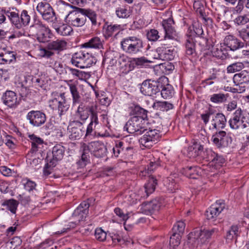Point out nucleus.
<instances>
[{
  "label": "nucleus",
  "mask_w": 249,
  "mask_h": 249,
  "mask_svg": "<svg viewBox=\"0 0 249 249\" xmlns=\"http://www.w3.org/2000/svg\"><path fill=\"white\" fill-rule=\"evenodd\" d=\"M216 153L211 149H206L203 152L202 158L210 161V165H212V162L215 158Z\"/></svg>",
  "instance_id": "5fc2aeb1"
},
{
  "label": "nucleus",
  "mask_w": 249,
  "mask_h": 249,
  "mask_svg": "<svg viewBox=\"0 0 249 249\" xmlns=\"http://www.w3.org/2000/svg\"><path fill=\"white\" fill-rule=\"evenodd\" d=\"M228 123L230 127L232 129L237 130L242 127L243 122L241 108H238L235 110Z\"/></svg>",
  "instance_id": "5701e85b"
},
{
  "label": "nucleus",
  "mask_w": 249,
  "mask_h": 249,
  "mask_svg": "<svg viewBox=\"0 0 249 249\" xmlns=\"http://www.w3.org/2000/svg\"><path fill=\"white\" fill-rule=\"evenodd\" d=\"M217 231L218 230L216 229H213L210 230H196L189 234L188 242L192 244L193 248L197 247L198 244L205 243L207 240L211 238L214 232Z\"/></svg>",
  "instance_id": "423d86ee"
},
{
  "label": "nucleus",
  "mask_w": 249,
  "mask_h": 249,
  "mask_svg": "<svg viewBox=\"0 0 249 249\" xmlns=\"http://www.w3.org/2000/svg\"><path fill=\"white\" fill-rule=\"evenodd\" d=\"M145 131L146 132L144 134L139 140V142L141 145L143 146L150 148L159 140L160 138V131L155 129L148 130L146 129Z\"/></svg>",
  "instance_id": "9d476101"
},
{
  "label": "nucleus",
  "mask_w": 249,
  "mask_h": 249,
  "mask_svg": "<svg viewBox=\"0 0 249 249\" xmlns=\"http://www.w3.org/2000/svg\"><path fill=\"white\" fill-rule=\"evenodd\" d=\"M128 142H127L126 146L124 147V155L126 156L129 157L133 155L134 153L133 144L131 143V139L128 138Z\"/></svg>",
  "instance_id": "e2e57ef3"
},
{
  "label": "nucleus",
  "mask_w": 249,
  "mask_h": 249,
  "mask_svg": "<svg viewBox=\"0 0 249 249\" xmlns=\"http://www.w3.org/2000/svg\"><path fill=\"white\" fill-rule=\"evenodd\" d=\"M112 53H105L103 59V63L107 64L108 66H113L117 63V59L114 56Z\"/></svg>",
  "instance_id": "09e8293b"
},
{
  "label": "nucleus",
  "mask_w": 249,
  "mask_h": 249,
  "mask_svg": "<svg viewBox=\"0 0 249 249\" xmlns=\"http://www.w3.org/2000/svg\"><path fill=\"white\" fill-rule=\"evenodd\" d=\"M81 147L84 151H89L97 158L105 157L107 152L106 146L100 141L92 142L88 144L83 143Z\"/></svg>",
  "instance_id": "6e6552de"
},
{
  "label": "nucleus",
  "mask_w": 249,
  "mask_h": 249,
  "mask_svg": "<svg viewBox=\"0 0 249 249\" xmlns=\"http://www.w3.org/2000/svg\"><path fill=\"white\" fill-rule=\"evenodd\" d=\"M2 99L4 104L10 107H15L19 104L16 93L11 90L6 91Z\"/></svg>",
  "instance_id": "bb28decb"
},
{
  "label": "nucleus",
  "mask_w": 249,
  "mask_h": 249,
  "mask_svg": "<svg viewBox=\"0 0 249 249\" xmlns=\"http://www.w3.org/2000/svg\"><path fill=\"white\" fill-rule=\"evenodd\" d=\"M162 206V199H155L148 202L143 203L140 206V210L145 214L151 215L158 212Z\"/></svg>",
  "instance_id": "ddd939ff"
},
{
  "label": "nucleus",
  "mask_w": 249,
  "mask_h": 249,
  "mask_svg": "<svg viewBox=\"0 0 249 249\" xmlns=\"http://www.w3.org/2000/svg\"><path fill=\"white\" fill-rule=\"evenodd\" d=\"M69 138L71 140L80 139L84 134L85 130L83 124L79 121H76L70 124L68 128Z\"/></svg>",
  "instance_id": "dca6fc26"
},
{
  "label": "nucleus",
  "mask_w": 249,
  "mask_h": 249,
  "mask_svg": "<svg viewBox=\"0 0 249 249\" xmlns=\"http://www.w3.org/2000/svg\"><path fill=\"white\" fill-rule=\"evenodd\" d=\"M244 67V65L242 62H236L234 63L227 67V72L228 73H234L236 71H241L243 68Z\"/></svg>",
  "instance_id": "6e6d98bb"
},
{
  "label": "nucleus",
  "mask_w": 249,
  "mask_h": 249,
  "mask_svg": "<svg viewBox=\"0 0 249 249\" xmlns=\"http://www.w3.org/2000/svg\"><path fill=\"white\" fill-rule=\"evenodd\" d=\"M147 111L139 106L131 107L130 114L133 117H137L143 119V121L147 118Z\"/></svg>",
  "instance_id": "ea45409f"
},
{
  "label": "nucleus",
  "mask_w": 249,
  "mask_h": 249,
  "mask_svg": "<svg viewBox=\"0 0 249 249\" xmlns=\"http://www.w3.org/2000/svg\"><path fill=\"white\" fill-rule=\"evenodd\" d=\"M181 235L177 232H174L170 237L169 245L171 248L175 249L180 244Z\"/></svg>",
  "instance_id": "3c124183"
},
{
  "label": "nucleus",
  "mask_w": 249,
  "mask_h": 249,
  "mask_svg": "<svg viewBox=\"0 0 249 249\" xmlns=\"http://www.w3.org/2000/svg\"><path fill=\"white\" fill-rule=\"evenodd\" d=\"M225 160L223 157V156L216 153L215 158L212 162V165L214 164L215 166H216V167L221 166L225 163Z\"/></svg>",
  "instance_id": "774afa93"
},
{
  "label": "nucleus",
  "mask_w": 249,
  "mask_h": 249,
  "mask_svg": "<svg viewBox=\"0 0 249 249\" xmlns=\"http://www.w3.org/2000/svg\"><path fill=\"white\" fill-rule=\"evenodd\" d=\"M71 62L77 67L85 69L89 68L95 64L96 58L89 53L81 50L72 55Z\"/></svg>",
  "instance_id": "20e7f679"
},
{
  "label": "nucleus",
  "mask_w": 249,
  "mask_h": 249,
  "mask_svg": "<svg viewBox=\"0 0 249 249\" xmlns=\"http://www.w3.org/2000/svg\"><path fill=\"white\" fill-rule=\"evenodd\" d=\"M35 26L37 30L36 36L38 41L43 43L48 42L50 38V30L41 23L36 24Z\"/></svg>",
  "instance_id": "412c9836"
},
{
  "label": "nucleus",
  "mask_w": 249,
  "mask_h": 249,
  "mask_svg": "<svg viewBox=\"0 0 249 249\" xmlns=\"http://www.w3.org/2000/svg\"><path fill=\"white\" fill-rule=\"evenodd\" d=\"M65 152V148L61 145L58 144L55 145L52 150L53 158L50 160H48V162L46 165V167L44 170V174L45 175H49L51 174L48 169L52 168L55 166L57 162L60 160L63 157Z\"/></svg>",
  "instance_id": "1a4fd4ad"
},
{
  "label": "nucleus",
  "mask_w": 249,
  "mask_h": 249,
  "mask_svg": "<svg viewBox=\"0 0 249 249\" xmlns=\"http://www.w3.org/2000/svg\"><path fill=\"white\" fill-rule=\"evenodd\" d=\"M29 137L32 144V148L31 149L32 153L36 152L39 149L41 150L43 148L44 141L41 138L37 137L34 134L29 135Z\"/></svg>",
  "instance_id": "7c9ffc66"
},
{
  "label": "nucleus",
  "mask_w": 249,
  "mask_h": 249,
  "mask_svg": "<svg viewBox=\"0 0 249 249\" xmlns=\"http://www.w3.org/2000/svg\"><path fill=\"white\" fill-rule=\"evenodd\" d=\"M79 9L81 8L76 7L75 10L70 12L66 18L69 23L75 27L82 26L86 21L85 15Z\"/></svg>",
  "instance_id": "4468645a"
},
{
  "label": "nucleus",
  "mask_w": 249,
  "mask_h": 249,
  "mask_svg": "<svg viewBox=\"0 0 249 249\" xmlns=\"http://www.w3.org/2000/svg\"><path fill=\"white\" fill-rule=\"evenodd\" d=\"M36 10L46 20L52 22L56 19L55 13L52 7L46 2H39L36 6Z\"/></svg>",
  "instance_id": "2eb2a0df"
},
{
  "label": "nucleus",
  "mask_w": 249,
  "mask_h": 249,
  "mask_svg": "<svg viewBox=\"0 0 249 249\" xmlns=\"http://www.w3.org/2000/svg\"><path fill=\"white\" fill-rule=\"evenodd\" d=\"M124 128L129 133L141 134L146 129L143 126V119L137 117H132L125 124Z\"/></svg>",
  "instance_id": "9b49d317"
},
{
  "label": "nucleus",
  "mask_w": 249,
  "mask_h": 249,
  "mask_svg": "<svg viewBox=\"0 0 249 249\" xmlns=\"http://www.w3.org/2000/svg\"><path fill=\"white\" fill-rule=\"evenodd\" d=\"M186 54L188 56L194 57L196 55L195 43L192 37H188L185 44Z\"/></svg>",
  "instance_id": "58836bf2"
},
{
  "label": "nucleus",
  "mask_w": 249,
  "mask_h": 249,
  "mask_svg": "<svg viewBox=\"0 0 249 249\" xmlns=\"http://www.w3.org/2000/svg\"><path fill=\"white\" fill-rule=\"evenodd\" d=\"M79 10L80 11H82L86 18V17L89 18L93 24L95 25L96 24V14L93 11L83 8L79 9Z\"/></svg>",
  "instance_id": "603ef678"
},
{
  "label": "nucleus",
  "mask_w": 249,
  "mask_h": 249,
  "mask_svg": "<svg viewBox=\"0 0 249 249\" xmlns=\"http://www.w3.org/2000/svg\"><path fill=\"white\" fill-rule=\"evenodd\" d=\"M211 52L213 56L222 59L226 58L228 53L226 48L221 44L214 45Z\"/></svg>",
  "instance_id": "473e14b6"
},
{
  "label": "nucleus",
  "mask_w": 249,
  "mask_h": 249,
  "mask_svg": "<svg viewBox=\"0 0 249 249\" xmlns=\"http://www.w3.org/2000/svg\"><path fill=\"white\" fill-rule=\"evenodd\" d=\"M161 95L164 99H168L172 97L174 94V90L173 87L169 84L163 85L161 88Z\"/></svg>",
  "instance_id": "79ce46f5"
},
{
  "label": "nucleus",
  "mask_w": 249,
  "mask_h": 249,
  "mask_svg": "<svg viewBox=\"0 0 249 249\" xmlns=\"http://www.w3.org/2000/svg\"><path fill=\"white\" fill-rule=\"evenodd\" d=\"M238 36L246 43H249V25L242 28L238 31Z\"/></svg>",
  "instance_id": "864d4df0"
},
{
  "label": "nucleus",
  "mask_w": 249,
  "mask_h": 249,
  "mask_svg": "<svg viewBox=\"0 0 249 249\" xmlns=\"http://www.w3.org/2000/svg\"><path fill=\"white\" fill-rule=\"evenodd\" d=\"M105 33L108 36H111L114 33H119L122 27L119 24L106 25L104 26Z\"/></svg>",
  "instance_id": "a18cd8bd"
},
{
  "label": "nucleus",
  "mask_w": 249,
  "mask_h": 249,
  "mask_svg": "<svg viewBox=\"0 0 249 249\" xmlns=\"http://www.w3.org/2000/svg\"><path fill=\"white\" fill-rule=\"evenodd\" d=\"M167 80L165 77H161L158 81L146 80L142 84L141 91L143 95L153 96L160 90L163 87V82L167 81Z\"/></svg>",
  "instance_id": "0eeeda50"
},
{
  "label": "nucleus",
  "mask_w": 249,
  "mask_h": 249,
  "mask_svg": "<svg viewBox=\"0 0 249 249\" xmlns=\"http://www.w3.org/2000/svg\"><path fill=\"white\" fill-rule=\"evenodd\" d=\"M53 27L57 34L63 36L70 35L72 31L71 26L63 23H54L53 25Z\"/></svg>",
  "instance_id": "2f4dec72"
},
{
  "label": "nucleus",
  "mask_w": 249,
  "mask_h": 249,
  "mask_svg": "<svg viewBox=\"0 0 249 249\" xmlns=\"http://www.w3.org/2000/svg\"><path fill=\"white\" fill-rule=\"evenodd\" d=\"M115 13L119 18H125L130 16L129 11L124 7H119L116 8Z\"/></svg>",
  "instance_id": "13d9d810"
},
{
  "label": "nucleus",
  "mask_w": 249,
  "mask_h": 249,
  "mask_svg": "<svg viewBox=\"0 0 249 249\" xmlns=\"http://www.w3.org/2000/svg\"><path fill=\"white\" fill-rule=\"evenodd\" d=\"M234 24L238 26H243L249 22V13L239 15L233 20Z\"/></svg>",
  "instance_id": "8fccbe9b"
},
{
  "label": "nucleus",
  "mask_w": 249,
  "mask_h": 249,
  "mask_svg": "<svg viewBox=\"0 0 249 249\" xmlns=\"http://www.w3.org/2000/svg\"><path fill=\"white\" fill-rule=\"evenodd\" d=\"M225 204L223 200L217 201L212 205L206 212L208 219H213L216 217L225 209Z\"/></svg>",
  "instance_id": "6ab92c4d"
},
{
  "label": "nucleus",
  "mask_w": 249,
  "mask_h": 249,
  "mask_svg": "<svg viewBox=\"0 0 249 249\" xmlns=\"http://www.w3.org/2000/svg\"><path fill=\"white\" fill-rule=\"evenodd\" d=\"M153 108L158 111H168L174 108V105L167 101H156L152 105Z\"/></svg>",
  "instance_id": "f704fd0d"
},
{
  "label": "nucleus",
  "mask_w": 249,
  "mask_h": 249,
  "mask_svg": "<svg viewBox=\"0 0 249 249\" xmlns=\"http://www.w3.org/2000/svg\"><path fill=\"white\" fill-rule=\"evenodd\" d=\"M150 162L148 165H147V171L148 174L153 172L159 165V158H155L153 156L152 159L149 160Z\"/></svg>",
  "instance_id": "4d7b16f0"
},
{
  "label": "nucleus",
  "mask_w": 249,
  "mask_h": 249,
  "mask_svg": "<svg viewBox=\"0 0 249 249\" xmlns=\"http://www.w3.org/2000/svg\"><path fill=\"white\" fill-rule=\"evenodd\" d=\"M239 234L238 227L237 225H232L227 232L226 240L229 242L236 239Z\"/></svg>",
  "instance_id": "a19ab883"
},
{
  "label": "nucleus",
  "mask_w": 249,
  "mask_h": 249,
  "mask_svg": "<svg viewBox=\"0 0 249 249\" xmlns=\"http://www.w3.org/2000/svg\"><path fill=\"white\" fill-rule=\"evenodd\" d=\"M5 13L12 24L18 29L28 25L31 20V17L26 10L21 11L20 16L17 10H9Z\"/></svg>",
  "instance_id": "7ed1b4c3"
},
{
  "label": "nucleus",
  "mask_w": 249,
  "mask_h": 249,
  "mask_svg": "<svg viewBox=\"0 0 249 249\" xmlns=\"http://www.w3.org/2000/svg\"><path fill=\"white\" fill-rule=\"evenodd\" d=\"M2 205L6 206V208L10 211L12 213H16L18 205V203L16 200L13 199L7 200L4 201Z\"/></svg>",
  "instance_id": "de8ad7c7"
},
{
  "label": "nucleus",
  "mask_w": 249,
  "mask_h": 249,
  "mask_svg": "<svg viewBox=\"0 0 249 249\" xmlns=\"http://www.w3.org/2000/svg\"><path fill=\"white\" fill-rule=\"evenodd\" d=\"M157 185V180L156 178L153 176H150L147 182L144 186V194L142 197H147L153 193Z\"/></svg>",
  "instance_id": "c756f323"
},
{
  "label": "nucleus",
  "mask_w": 249,
  "mask_h": 249,
  "mask_svg": "<svg viewBox=\"0 0 249 249\" xmlns=\"http://www.w3.org/2000/svg\"><path fill=\"white\" fill-rule=\"evenodd\" d=\"M107 232L101 228H97L95 231V238L99 241H104L107 238Z\"/></svg>",
  "instance_id": "680f3d73"
},
{
  "label": "nucleus",
  "mask_w": 249,
  "mask_h": 249,
  "mask_svg": "<svg viewBox=\"0 0 249 249\" xmlns=\"http://www.w3.org/2000/svg\"><path fill=\"white\" fill-rule=\"evenodd\" d=\"M82 46L86 48H93L100 49L103 48L102 42L98 37H94L82 45Z\"/></svg>",
  "instance_id": "4c0bfd02"
},
{
  "label": "nucleus",
  "mask_w": 249,
  "mask_h": 249,
  "mask_svg": "<svg viewBox=\"0 0 249 249\" xmlns=\"http://www.w3.org/2000/svg\"><path fill=\"white\" fill-rule=\"evenodd\" d=\"M200 169L196 166L186 167L183 169L182 174L187 177L196 179L199 176Z\"/></svg>",
  "instance_id": "72a5a7b5"
},
{
  "label": "nucleus",
  "mask_w": 249,
  "mask_h": 249,
  "mask_svg": "<svg viewBox=\"0 0 249 249\" xmlns=\"http://www.w3.org/2000/svg\"><path fill=\"white\" fill-rule=\"evenodd\" d=\"M233 83L239 85L249 83V71L243 70L235 74L233 77Z\"/></svg>",
  "instance_id": "cd10ccee"
},
{
  "label": "nucleus",
  "mask_w": 249,
  "mask_h": 249,
  "mask_svg": "<svg viewBox=\"0 0 249 249\" xmlns=\"http://www.w3.org/2000/svg\"><path fill=\"white\" fill-rule=\"evenodd\" d=\"M67 42L63 39H57L48 44L47 48L51 50L61 51L66 49Z\"/></svg>",
  "instance_id": "c9c22d12"
},
{
  "label": "nucleus",
  "mask_w": 249,
  "mask_h": 249,
  "mask_svg": "<svg viewBox=\"0 0 249 249\" xmlns=\"http://www.w3.org/2000/svg\"><path fill=\"white\" fill-rule=\"evenodd\" d=\"M226 122L225 116L223 113H217L213 116L210 129L212 130L223 129L226 126Z\"/></svg>",
  "instance_id": "4be33fe9"
},
{
  "label": "nucleus",
  "mask_w": 249,
  "mask_h": 249,
  "mask_svg": "<svg viewBox=\"0 0 249 249\" xmlns=\"http://www.w3.org/2000/svg\"><path fill=\"white\" fill-rule=\"evenodd\" d=\"M147 37L150 41H157L160 38L159 32L155 29H151L147 34Z\"/></svg>",
  "instance_id": "0e129e2a"
},
{
  "label": "nucleus",
  "mask_w": 249,
  "mask_h": 249,
  "mask_svg": "<svg viewBox=\"0 0 249 249\" xmlns=\"http://www.w3.org/2000/svg\"><path fill=\"white\" fill-rule=\"evenodd\" d=\"M228 97V94L215 93L210 96V100L213 103L220 104L225 102L227 100Z\"/></svg>",
  "instance_id": "49530a36"
},
{
  "label": "nucleus",
  "mask_w": 249,
  "mask_h": 249,
  "mask_svg": "<svg viewBox=\"0 0 249 249\" xmlns=\"http://www.w3.org/2000/svg\"><path fill=\"white\" fill-rule=\"evenodd\" d=\"M96 105V103H92L86 106L83 103H81L76 111V116L81 120L85 121L89 117V114L95 108Z\"/></svg>",
  "instance_id": "f3484780"
},
{
  "label": "nucleus",
  "mask_w": 249,
  "mask_h": 249,
  "mask_svg": "<svg viewBox=\"0 0 249 249\" xmlns=\"http://www.w3.org/2000/svg\"><path fill=\"white\" fill-rule=\"evenodd\" d=\"M128 138L126 137L122 141H118L116 142L115 146L113 148V152L116 157H118L121 154H124L125 147L127 142H128Z\"/></svg>",
  "instance_id": "e433bc0d"
},
{
  "label": "nucleus",
  "mask_w": 249,
  "mask_h": 249,
  "mask_svg": "<svg viewBox=\"0 0 249 249\" xmlns=\"http://www.w3.org/2000/svg\"><path fill=\"white\" fill-rule=\"evenodd\" d=\"M174 21L172 18H168L163 20L161 23L162 26L165 32L164 39L161 40V46L156 49L157 53V58L164 61L173 60L174 58L175 52L172 48L171 44L167 43L166 40H175L177 37L176 31L173 26Z\"/></svg>",
  "instance_id": "f257e3e1"
},
{
  "label": "nucleus",
  "mask_w": 249,
  "mask_h": 249,
  "mask_svg": "<svg viewBox=\"0 0 249 249\" xmlns=\"http://www.w3.org/2000/svg\"><path fill=\"white\" fill-rule=\"evenodd\" d=\"M98 106L97 105L95 107V108L92 109V111L90 113V124L94 125V127H95L96 125H97L99 123L98 118Z\"/></svg>",
  "instance_id": "052dcab7"
},
{
  "label": "nucleus",
  "mask_w": 249,
  "mask_h": 249,
  "mask_svg": "<svg viewBox=\"0 0 249 249\" xmlns=\"http://www.w3.org/2000/svg\"><path fill=\"white\" fill-rule=\"evenodd\" d=\"M127 60V57L124 56H121L118 59L119 69L122 73L127 74L130 71Z\"/></svg>",
  "instance_id": "37998d69"
},
{
  "label": "nucleus",
  "mask_w": 249,
  "mask_h": 249,
  "mask_svg": "<svg viewBox=\"0 0 249 249\" xmlns=\"http://www.w3.org/2000/svg\"><path fill=\"white\" fill-rule=\"evenodd\" d=\"M16 59V53L13 51H7L4 48L0 49V64H10Z\"/></svg>",
  "instance_id": "a878e982"
},
{
  "label": "nucleus",
  "mask_w": 249,
  "mask_h": 249,
  "mask_svg": "<svg viewBox=\"0 0 249 249\" xmlns=\"http://www.w3.org/2000/svg\"><path fill=\"white\" fill-rule=\"evenodd\" d=\"M22 183L24 185V188L28 191L30 192L35 189L36 184L35 182L29 179H23Z\"/></svg>",
  "instance_id": "69168bd1"
},
{
  "label": "nucleus",
  "mask_w": 249,
  "mask_h": 249,
  "mask_svg": "<svg viewBox=\"0 0 249 249\" xmlns=\"http://www.w3.org/2000/svg\"><path fill=\"white\" fill-rule=\"evenodd\" d=\"M226 132L223 130L216 132L212 137L213 143L218 148L225 147L228 146Z\"/></svg>",
  "instance_id": "b1692460"
},
{
  "label": "nucleus",
  "mask_w": 249,
  "mask_h": 249,
  "mask_svg": "<svg viewBox=\"0 0 249 249\" xmlns=\"http://www.w3.org/2000/svg\"><path fill=\"white\" fill-rule=\"evenodd\" d=\"M224 44L230 48L231 51H235L244 46L243 42L232 35L227 36L224 40Z\"/></svg>",
  "instance_id": "393cba45"
},
{
  "label": "nucleus",
  "mask_w": 249,
  "mask_h": 249,
  "mask_svg": "<svg viewBox=\"0 0 249 249\" xmlns=\"http://www.w3.org/2000/svg\"><path fill=\"white\" fill-rule=\"evenodd\" d=\"M225 204L223 200L217 201L212 205L206 212L208 219H213L216 217L225 209Z\"/></svg>",
  "instance_id": "a211bd4d"
},
{
  "label": "nucleus",
  "mask_w": 249,
  "mask_h": 249,
  "mask_svg": "<svg viewBox=\"0 0 249 249\" xmlns=\"http://www.w3.org/2000/svg\"><path fill=\"white\" fill-rule=\"evenodd\" d=\"M185 227V223L183 221H178L173 227V230L181 234L184 232Z\"/></svg>",
  "instance_id": "338daca9"
},
{
  "label": "nucleus",
  "mask_w": 249,
  "mask_h": 249,
  "mask_svg": "<svg viewBox=\"0 0 249 249\" xmlns=\"http://www.w3.org/2000/svg\"><path fill=\"white\" fill-rule=\"evenodd\" d=\"M203 146L200 142H195L188 147V155L193 158L200 156L202 158L203 154Z\"/></svg>",
  "instance_id": "c85d7f7f"
},
{
  "label": "nucleus",
  "mask_w": 249,
  "mask_h": 249,
  "mask_svg": "<svg viewBox=\"0 0 249 249\" xmlns=\"http://www.w3.org/2000/svg\"><path fill=\"white\" fill-rule=\"evenodd\" d=\"M164 185L166 187L167 189L171 192H174L177 189V184L171 177L167 178L164 181Z\"/></svg>",
  "instance_id": "bf43d9fd"
},
{
  "label": "nucleus",
  "mask_w": 249,
  "mask_h": 249,
  "mask_svg": "<svg viewBox=\"0 0 249 249\" xmlns=\"http://www.w3.org/2000/svg\"><path fill=\"white\" fill-rule=\"evenodd\" d=\"M122 50L126 53L134 55L142 52L143 48L142 39L136 36H129L122 39L121 42Z\"/></svg>",
  "instance_id": "f03ea898"
},
{
  "label": "nucleus",
  "mask_w": 249,
  "mask_h": 249,
  "mask_svg": "<svg viewBox=\"0 0 249 249\" xmlns=\"http://www.w3.org/2000/svg\"><path fill=\"white\" fill-rule=\"evenodd\" d=\"M26 119L34 127H40L46 121V115L40 110H31L26 115Z\"/></svg>",
  "instance_id": "f8f14e48"
},
{
  "label": "nucleus",
  "mask_w": 249,
  "mask_h": 249,
  "mask_svg": "<svg viewBox=\"0 0 249 249\" xmlns=\"http://www.w3.org/2000/svg\"><path fill=\"white\" fill-rule=\"evenodd\" d=\"M72 97V104L73 105H75L80 103V96L78 91L77 87L73 84L69 85Z\"/></svg>",
  "instance_id": "c03bdc74"
},
{
  "label": "nucleus",
  "mask_w": 249,
  "mask_h": 249,
  "mask_svg": "<svg viewBox=\"0 0 249 249\" xmlns=\"http://www.w3.org/2000/svg\"><path fill=\"white\" fill-rule=\"evenodd\" d=\"M89 204L87 201H84L74 210L72 216L78 222L83 221L89 213Z\"/></svg>",
  "instance_id": "aec40b11"
},
{
  "label": "nucleus",
  "mask_w": 249,
  "mask_h": 249,
  "mask_svg": "<svg viewBox=\"0 0 249 249\" xmlns=\"http://www.w3.org/2000/svg\"><path fill=\"white\" fill-rule=\"evenodd\" d=\"M52 99L49 101V107L53 110H57L59 116L64 114L69 109L70 105L67 100L65 93H53Z\"/></svg>",
  "instance_id": "39448f33"
}]
</instances>
